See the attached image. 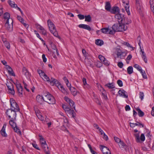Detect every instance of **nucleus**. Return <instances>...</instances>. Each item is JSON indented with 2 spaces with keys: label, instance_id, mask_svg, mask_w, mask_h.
<instances>
[{
  "label": "nucleus",
  "instance_id": "34",
  "mask_svg": "<svg viewBox=\"0 0 154 154\" xmlns=\"http://www.w3.org/2000/svg\"><path fill=\"white\" fill-rule=\"evenodd\" d=\"M128 73L129 74H132L133 72V68L131 66H129L127 69Z\"/></svg>",
  "mask_w": 154,
  "mask_h": 154
},
{
  "label": "nucleus",
  "instance_id": "56",
  "mask_svg": "<svg viewBox=\"0 0 154 154\" xmlns=\"http://www.w3.org/2000/svg\"><path fill=\"white\" fill-rule=\"evenodd\" d=\"M61 129L65 131H67V132H69V131L67 130V128L64 125H63L61 127Z\"/></svg>",
  "mask_w": 154,
  "mask_h": 154
},
{
  "label": "nucleus",
  "instance_id": "51",
  "mask_svg": "<svg viewBox=\"0 0 154 154\" xmlns=\"http://www.w3.org/2000/svg\"><path fill=\"white\" fill-rule=\"evenodd\" d=\"M98 58L101 62H103L106 59L105 57L102 55H99Z\"/></svg>",
  "mask_w": 154,
  "mask_h": 154
},
{
  "label": "nucleus",
  "instance_id": "26",
  "mask_svg": "<svg viewBox=\"0 0 154 154\" xmlns=\"http://www.w3.org/2000/svg\"><path fill=\"white\" fill-rule=\"evenodd\" d=\"M16 119H11L9 121V124L13 128L17 127L16 123L14 122Z\"/></svg>",
  "mask_w": 154,
  "mask_h": 154
},
{
  "label": "nucleus",
  "instance_id": "61",
  "mask_svg": "<svg viewBox=\"0 0 154 154\" xmlns=\"http://www.w3.org/2000/svg\"><path fill=\"white\" fill-rule=\"evenodd\" d=\"M103 64L106 66H108L109 65V63L106 59L103 62Z\"/></svg>",
  "mask_w": 154,
  "mask_h": 154
},
{
  "label": "nucleus",
  "instance_id": "40",
  "mask_svg": "<svg viewBox=\"0 0 154 154\" xmlns=\"http://www.w3.org/2000/svg\"><path fill=\"white\" fill-rule=\"evenodd\" d=\"M10 15L9 13L6 12L4 16V18L5 19H7V20L9 19H12L10 18Z\"/></svg>",
  "mask_w": 154,
  "mask_h": 154
},
{
  "label": "nucleus",
  "instance_id": "57",
  "mask_svg": "<svg viewBox=\"0 0 154 154\" xmlns=\"http://www.w3.org/2000/svg\"><path fill=\"white\" fill-rule=\"evenodd\" d=\"M132 55H131V54H129L127 57V58L126 59V62L127 63H129V61H128V60H130L131 58H132Z\"/></svg>",
  "mask_w": 154,
  "mask_h": 154
},
{
  "label": "nucleus",
  "instance_id": "21",
  "mask_svg": "<svg viewBox=\"0 0 154 154\" xmlns=\"http://www.w3.org/2000/svg\"><path fill=\"white\" fill-rule=\"evenodd\" d=\"M79 27L81 28L87 30L89 31H90L92 30L90 26L87 24H80L79 25Z\"/></svg>",
  "mask_w": 154,
  "mask_h": 154
},
{
  "label": "nucleus",
  "instance_id": "1",
  "mask_svg": "<svg viewBox=\"0 0 154 154\" xmlns=\"http://www.w3.org/2000/svg\"><path fill=\"white\" fill-rule=\"evenodd\" d=\"M112 29L109 30V34H113L116 32H123L126 31L128 29V27L125 26L121 23L114 24L112 26Z\"/></svg>",
  "mask_w": 154,
  "mask_h": 154
},
{
  "label": "nucleus",
  "instance_id": "47",
  "mask_svg": "<svg viewBox=\"0 0 154 154\" xmlns=\"http://www.w3.org/2000/svg\"><path fill=\"white\" fill-rule=\"evenodd\" d=\"M62 107L66 112L68 111V110H69L70 108V107L64 104L62 105Z\"/></svg>",
  "mask_w": 154,
  "mask_h": 154
},
{
  "label": "nucleus",
  "instance_id": "42",
  "mask_svg": "<svg viewBox=\"0 0 154 154\" xmlns=\"http://www.w3.org/2000/svg\"><path fill=\"white\" fill-rule=\"evenodd\" d=\"M51 47H52V49H53L54 50H56L57 55H59V53L58 52V49H57L56 46L54 44H53L51 45Z\"/></svg>",
  "mask_w": 154,
  "mask_h": 154
},
{
  "label": "nucleus",
  "instance_id": "16",
  "mask_svg": "<svg viewBox=\"0 0 154 154\" xmlns=\"http://www.w3.org/2000/svg\"><path fill=\"white\" fill-rule=\"evenodd\" d=\"M36 100L37 102L40 104H43L44 102L45 101L43 99V97L39 94L37 96Z\"/></svg>",
  "mask_w": 154,
  "mask_h": 154
},
{
  "label": "nucleus",
  "instance_id": "53",
  "mask_svg": "<svg viewBox=\"0 0 154 154\" xmlns=\"http://www.w3.org/2000/svg\"><path fill=\"white\" fill-rule=\"evenodd\" d=\"M114 138L115 141L118 143H119V142H121V141L120 139L116 137H114Z\"/></svg>",
  "mask_w": 154,
  "mask_h": 154
},
{
  "label": "nucleus",
  "instance_id": "39",
  "mask_svg": "<svg viewBox=\"0 0 154 154\" xmlns=\"http://www.w3.org/2000/svg\"><path fill=\"white\" fill-rule=\"evenodd\" d=\"M85 21L90 22L91 21V16L90 15H88L87 16H85Z\"/></svg>",
  "mask_w": 154,
  "mask_h": 154
},
{
  "label": "nucleus",
  "instance_id": "60",
  "mask_svg": "<svg viewBox=\"0 0 154 154\" xmlns=\"http://www.w3.org/2000/svg\"><path fill=\"white\" fill-rule=\"evenodd\" d=\"M117 65L120 68H122L123 67V64L122 62H119L118 63Z\"/></svg>",
  "mask_w": 154,
  "mask_h": 154
},
{
  "label": "nucleus",
  "instance_id": "2",
  "mask_svg": "<svg viewBox=\"0 0 154 154\" xmlns=\"http://www.w3.org/2000/svg\"><path fill=\"white\" fill-rule=\"evenodd\" d=\"M48 26L51 33L55 37H57L58 34L56 30L55 26L53 23L50 20H48L47 21Z\"/></svg>",
  "mask_w": 154,
  "mask_h": 154
},
{
  "label": "nucleus",
  "instance_id": "45",
  "mask_svg": "<svg viewBox=\"0 0 154 154\" xmlns=\"http://www.w3.org/2000/svg\"><path fill=\"white\" fill-rule=\"evenodd\" d=\"M140 72L141 74L143 77L144 79H146L147 76L146 73L144 71H143L142 69L140 71Z\"/></svg>",
  "mask_w": 154,
  "mask_h": 154
},
{
  "label": "nucleus",
  "instance_id": "28",
  "mask_svg": "<svg viewBox=\"0 0 154 154\" xmlns=\"http://www.w3.org/2000/svg\"><path fill=\"white\" fill-rule=\"evenodd\" d=\"M111 5L110 3L109 2H106L105 6V9L107 11H110L111 10Z\"/></svg>",
  "mask_w": 154,
  "mask_h": 154
},
{
  "label": "nucleus",
  "instance_id": "37",
  "mask_svg": "<svg viewBox=\"0 0 154 154\" xmlns=\"http://www.w3.org/2000/svg\"><path fill=\"white\" fill-rule=\"evenodd\" d=\"M8 71L9 74L14 76H15V73H14L13 69L11 68L8 69Z\"/></svg>",
  "mask_w": 154,
  "mask_h": 154
},
{
  "label": "nucleus",
  "instance_id": "59",
  "mask_svg": "<svg viewBox=\"0 0 154 154\" xmlns=\"http://www.w3.org/2000/svg\"><path fill=\"white\" fill-rule=\"evenodd\" d=\"M8 2L9 3V5L11 6V7H12L13 5H14V2H13L12 1H11L10 0H9L8 1Z\"/></svg>",
  "mask_w": 154,
  "mask_h": 154
},
{
  "label": "nucleus",
  "instance_id": "4",
  "mask_svg": "<svg viewBox=\"0 0 154 154\" xmlns=\"http://www.w3.org/2000/svg\"><path fill=\"white\" fill-rule=\"evenodd\" d=\"M44 96L45 97V102L49 104H53L55 103V100L54 97L49 92L45 93L44 94Z\"/></svg>",
  "mask_w": 154,
  "mask_h": 154
},
{
  "label": "nucleus",
  "instance_id": "48",
  "mask_svg": "<svg viewBox=\"0 0 154 154\" xmlns=\"http://www.w3.org/2000/svg\"><path fill=\"white\" fill-rule=\"evenodd\" d=\"M140 142L141 141L142 142L144 141L145 140V137L143 134H141L140 137Z\"/></svg>",
  "mask_w": 154,
  "mask_h": 154
},
{
  "label": "nucleus",
  "instance_id": "32",
  "mask_svg": "<svg viewBox=\"0 0 154 154\" xmlns=\"http://www.w3.org/2000/svg\"><path fill=\"white\" fill-rule=\"evenodd\" d=\"M96 44L98 45L101 46L103 44V42L102 40L97 39L96 40Z\"/></svg>",
  "mask_w": 154,
  "mask_h": 154
},
{
  "label": "nucleus",
  "instance_id": "18",
  "mask_svg": "<svg viewBox=\"0 0 154 154\" xmlns=\"http://www.w3.org/2000/svg\"><path fill=\"white\" fill-rule=\"evenodd\" d=\"M123 19L122 22L121 23L123 24L125 26H126L125 25H128L131 23V19L127 17H124Z\"/></svg>",
  "mask_w": 154,
  "mask_h": 154
},
{
  "label": "nucleus",
  "instance_id": "6",
  "mask_svg": "<svg viewBox=\"0 0 154 154\" xmlns=\"http://www.w3.org/2000/svg\"><path fill=\"white\" fill-rule=\"evenodd\" d=\"M13 20L12 19H9L7 20L5 24V26L7 29L9 31L13 30Z\"/></svg>",
  "mask_w": 154,
  "mask_h": 154
},
{
  "label": "nucleus",
  "instance_id": "64",
  "mask_svg": "<svg viewBox=\"0 0 154 154\" xmlns=\"http://www.w3.org/2000/svg\"><path fill=\"white\" fill-rule=\"evenodd\" d=\"M32 145L33 147H34V148H35L37 150H40V149L39 148V147H38V145L37 144L35 143H32Z\"/></svg>",
  "mask_w": 154,
  "mask_h": 154
},
{
  "label": "nucleus",
  "instance_id": "23",
  "mask_svg": "<svg viewBox=\"0 0 154 154\" xmlns=\"http://www.w3.org/2000/svg\"><path fill=\"white\" fill-rule=\"evenodd\" d=\"M22 73L26 77H29V73L26 68L25 67H23L22 68Z\"/></svg>",
  "mask_w": 154,
  "mask_h": 154
},
{
  "label": "nucleus",
  "instance_id": "25",
  "mask_svg": "<svg viewBox=\"0 0 154 154\" xmlns=\"http://www.w3.org/2000/svg\"><path fill=\"white\" fill-rule=\"evenodd\" d=\"M140 52H141L142 54L141 56L142 58L145 63H146L147 62V60L146 56V54L145 53L144 51L141 49H140Z\"/></svg>",
  "mask_w": 154,
  "mask_h": 154
},
{
  "label": "nucleus",
  "instance_id": "10",
  "mask_svg": "<svg viewBox=\"0 0 154 154\" xmlns=\"http://www.w3.org/2000/svg\"><path fill=\"white\" fill-rule=\"evenodd\" d=\"M64 98L65 100L69 103L70 106V108H71V107H72L75 110V106L74 105V102L73 101L66 96H65Z\"/></svg>",
  "mask_w": 154,
  "mask_h": 154
},
{
  "label": "nucleus",
  "instance_id": "29",
  "mask_svg": "<svg viewBox=\"0 0 154 154\" xmlns=\"http://www.w3.org/2000/svg\"><path fill=\"white\" fill-rule=\"evenodd\" d=\"M102 89L103 91L102 92V94L103 96V98L106 100H108V99L107 96L106 91L103 88H102Z\"/></svg>",
  "mask_w": 154,
  "mask_h": 154
},
{
  "label": "nucleus",
  "instance_id": "3",
  "mask_svg": "<svg viewBox=\"0 0 154 154\" xmlns=\"http://www.w3.org/2000/svg\"><path fill=\"white\" fill-rule=\"evenodd\" d=\"M40 143L42 148L46 154H50L49 147L47 144L46 141L42 136L39 135Z\"/></svg>",
  "mask_w": 154,
  "mask_h": 154
},
{
  "label": "nucleus",
  "instance_id": "17",
  "mask_svg": "<svg viewBox=\"0 0 154 154\" xmlns=\"http://www.w3.org/2000/svg\"><path fill=\"white\" fill-rule=\"evenodd\" d=\"M110 12L112 14H116L119 13L120 10L119 9V8L118 7L115 6L112 7Z\"/></svg>",
  "mask_w": 154,
  "mask_h": 154
},
{
  "label": "nucleus",
  "instance_id": "9",
  "mask_svg": "<svg viewBox=\"0 0 154 154\" xmlns=\"http://www.w3.org/2000/svg\"><path fill=\"white\" fill-rule=\"evenodd\" d=\"M117 50L116 54L117 57L121 59H124L126 55V53L125 52H122L121 50L119 49H118Z\"/></svg>",
  "mask_w": 154,
  "mask_h": 154
},
{
  "label": "nucleus",
  "instance_id": "49",
  "mask_svg": "<svg viewBox=\"0 0 154 154\" xmlns=\"http://www.w3.org/2000/svg\"><path fill=\"white\" fill-rule=\"evenodd\" d=\"M139 97L141 99V100H142L143 99V97H144V94L142 92H140L139 93Z\"/></svg>",
  "mask_w": 154,
  "mask_h": 154
},
{
  "label": "nucleus",
  "instance_id": "24",
  "mask_svg": "<svg viewBox=\"0 0 154 154\" xmlns=\"http://www.w3.org/2000/svg\"><path fill=\"white\" fill-rule=\"evenodd\" d=\"M69 90H70L71 93L73 96H75L76 95L77 93V91L75 88L72 87V88H70Z\"/></svg>",
  "mask_w": 154,
  "mask_h": 154
},
{
  "label": "nucleus",
  "instance_id": "15",
  "mask_svg": "<svg viewBox=\"0 0 154 154\" xmlns=\"http://www.w3.org/2000/svg\"><path fill=\"white\" fill-rule=\"evenodd\" d=\"M6 125V124H4L0 131L1 134L2 136L5 137H7L8 136L7 134L6 133L5 129Z\"/></svg>",
  "mask_w": 154,
  "mask_h": 154
},
{
  "label": "nucleus",
  "instance_id": "36",
  "mask_svg": "<svg viewBox=\"0 0 154 154\" xmlns=\"http://www.w3.org/2000/svg\"><path fill=\"white\" fill-rule=\"evenodd\" d=\"M3 42L6 48L8 49H10V46L9 43L7 41H4Z\"/></svg>",
  "mask_w": 154,
  "mask_h": 154
},
{
  "label": "nucleus",
  "instance_id": "13",
  "mask_svg": "<svg viewBox=\"0 0 154 154\" xmlns=\"http://www.w3.org/2000/svg\"><path fill=\"white\" fill-rule=\"evenodd\" d=\"M118 93L120 96L123 97L125 98L128 97V95L127 94V92L123 89H120L119 90Z\"/></svg>",
  "mask_w": 154,
  "mask_h": 154
},
{
  "label": "nucleus",
  "instance_id": "54",
  "mask_svg": "<svg viewBox=\"0 0 154 154\" xmlns=\"http://www.w3.org/2000/svg\"><path fill=\"white\" fill-rule=\"evenodd\" d=\"M117 83L120 87L123 86V83L122 81L120 80H118L117 81Z\"/></svg>",
  "mask_w": 154,
  "mask_h": 154
},
{
  "label": "nucleus",
  "instance_id": "8",
  "mask_svg": "<svg viewBox=\"0 0 154 154\" xmlns=\"http://www.w3.org/2000/svg\"><path fill=\"white\" fill-rule=\"evenodd\" d=\"M100 149L103 154H111L109 149L104 146L100 145Z\"/></svg>",
  "mask_w": 154,
  "mask_h": 154
},
{
  "label": "nucleus",
  "instance_id": "31",
  "mask_svg": "<svg viewBox=\"0 0 154 154\" xmlns=\"http://www.w3.org/2000/svg\"><path fill=\"white\" fill-rule=\"evenodd\" d=\"M134 135L135 137L136 141L137 143L140 142V139L139 134H134Z\"/></svg>",
  "mask_w": 154,
  "mask_h": 154
},
{
  "label": "nucleus",
  "instance_id": "5",
  "mask_svg": "<svg viewBox=\"0 0 154 154\" xmlns=\"http://www.w3.org/2000/svg\"><path fill=\"white\" fill-rule=\"evenodd\" d=\"M17 112L9 109L6 110V114L8 116L9 118L16 119L17 116L16 112Z\"/></svg>",
  "mask_w": 154,
  "mask_h": 154
},
{
  "label": "nucleus",
  "instance_id": "30",
  "mask_svg": "<svg viewBox=\"0 0 154 154\" xmlns=\"http://www.w3.org/2000/svg\"><path fill=\"white\" fill-rule=\"evenodd\" d=\"M110 29H109L107 28H102L101 29V30L102 33H107V32H109V30Z\"/></svg>",
  "mask_w": 154,
  "mask_h": 154
},
{
  "label": "nucleus",
  "instance_id": "27",
  "mask_svg": "<svg viewBox=\"0 0 154 154\" xmlns=\"http://www.w3.org/2000/svg\"><path fill=\"white\" fill-rule=\"evenodd\" d=\"M136 110L138 112V115L140 117H143L144 115V113L139 108H137Z\"/></svg>",
  "mask_w": 154,
  "mask_h": 154
},
{
  "label": "nucleus",
  "instance_id": "11",
  "mask_svg": "<svg viewBox=\"0 0 154 154\" xmlns=\"http://www.w3.org/2000/svg\"><path fill=\"white\" fill-rule=\"evenodd\" d=\"M7 86L9 93L12 95H14L15 92L14 89L13 84L10 83L8 85L7 84Z\"/></svg>",
  "mask_w": 154,
  "mask_h": 154
},
{
  "label": "nucleus",
  "instance_id": "7",
  "mask_svg": "<svg viewBox=\"0 0 154 154\" xmlns=\"http://www.w3.org/2000/svg\"><path fill=\"white\" fill-rule=\"evenodd\" d=\"M11 108L10 109L11 110L16 111L17 112L20 111V108L19 106L15 100L13 99L10 100Z\"/></svg>",
  "mask_w": 154,
  "mask_h": 154
},
{
  "label": "nucleus",
  "instance_id": "12",
  "mask_svg": "<svg viewBox=\"0 0 154 154\" xmlns=\"http://www.w3.org/2000/svg\"><path fill=\"white\" fill-rule=\"evenodd\" d=\"M124 17V14H120L119 13L116 14L115 16V18L118 19V22L121 23L122 22Z\"/></svg>",
  "mask_w": 154,
  "mask_h": 154
},
{
  "label": "nucleus",
  "instance_id": "14",
  "mask_svg": "<svg viewBox=\"0 0 154 154\" xmlns=\"http://www.w3.org/2000/svg\"><path fill=\"white\" fill-rule=\"evenodd\" d=\"M70 116H72V117L75 119L76 113H75L72 108H69V109L66 112Z\"/></svg>",
  "mask_w": 154,
  "mask_h": 154
},
{
  "label": "nucleus",
  "instance_id": "58",
  "mask_svg": "<svg viewBox=\"0 0 154 154\" xmlns=\"http://www.w3.org/2000/svg\"><path fill=\"white\" fill-rule=\"evenodd\" d=\"M44 77L47 82H51V79H50L49 78L46 74L44 76Z\"/></svg>",
  "mask_w": 154,
  "mask_h": 154
},
{
  "label": "nucleus",
  "instance_id": "55",
  "mask_svg": "<svg viewBox=\"0 0 154 154\" xmlns=\"http://www.w3.org/2000/svg\"><path fill=\"white\" fill-rule=\"evenodd\" d=\"M17 18L18 20L20 21L21 23H23V22H24V20L22 17L20 16H18Z\"/></svg>",
  "mask_w": 154,
  "mask_h": 154
},
{
  "label": "nucleus",
  "instance_id": "38",
  "mask_svg": "<svg viewBox=\"0 0 154 154\" xmlns=\"http://www.w3.org/2000/svg\"><path fill=\"white\" fill-rule=\"evenodd\" d=\"M106 86L109 89H113L115 88V86L112 83H109L106 84Z\"/></svg>",
  "mask_w": 154,
  "mask_h": 154
},
{
  "label": "nucleus",
  "instance_id": "33",
  "mask_svg": "<svg viewBox=\"0 0 154 154\" xmlns=\"http://www.w3.org/2000/svg\"><path fill=\"white\" fill-rule=\"evenodd\" d=\"M38 73L39 74L40 77L42 78L44 77V75L45 74V73L41 69L38 70L37 71Z\"/></svg>",
  "mask_w": 154,
  "mask_h": 154
},
{
  "label": "nucleus",
  "instance_id": "22",
  "mask_svg": "<svg viewBox=\"0 0 154 154\" xmlns=\"http://www.w3.org/2000/svg\"><path fill=\"white\" fill-rule=\"evenodd\" d=\"M123 3L125 4V8L126 11L128 15H129L130 14V12L129 11V2L128 1L126 3H125V2L123 1Z\"/></svg>",
  "mask_w": 154,
  "mask_h": 154
},
{
  "label": "nucleus",
  "instance_id": "43",
  "mask_svg": "<svg viewBox=\"0 0 154 154\" xmlns=\"http://www.w3.org/2000/svg\"><path fill=\"white\" fill-rule=\"evenodd\" d=\"M60 89L61 90L62 92L64 94H66L67 93V91L66 89L63 87V86L62 85H60Z\"/></svg>",
  "mask_w": 154,
  "mask_h": 154
},
{
  "label": "nucleus",
  "instance_id": "20",
  "mask_svg": "<svg viewBox=\"0 0 154 154\" xmlns=\"http://www.w3.org/2000/svg\"><path fill=\"white\" fill-rule=\"evenodd\" d=\"M51 83H53V85H54L56 86H57L58 88H60V86L62 85L58 81L53 78H51Z\"/></svg>",
  "mask_w": 154,
  "mask_h": 154
},
{
  "label": "nucleus",
  "instance_id": "46",
  "mask_svg": "<svg viewBox=\"0 0 154 154\" xmlns=\"http://www.w3.org/2000/svg\"><path fill=\"white\" fill-rule=\"evenodd\" d=\"M134 68H136L137 70H138V71H140V70H141L142 69V68L140 67V66L139 65H138L137 64H134Z\"/></svg>",
  "mask_w": 154,
  "mask_h": 154
},
{
  "label": "nucleus",
  "instance_id": "50",
  "mask_svg": "<svg viewBox=\"0 0 154 154\" xmlns=\"http://www.w3.org/2000/svg\"><path fill=\"white\" fill-rule=\"evenodd\" d=\"M38 118L41 120H44V117L41 114V113L39 114H37L36 115Z\"/></svg>",
  "mask_w": 154,
  "mask_h": 154
},
{
  "label": "nucleus",
  "instance_id": "35",
  "mask_svg": "<svg viewBox=\"0 0 154 154\" xmlns=\"http://www.w3.org/2000/svg\"><path fill=\"white\" fill-rule=\"evenodd\" d=\"M122 44H123L124 45L127 46V47L132 48L133 50H134L135 48L133 47L132 46H131V45L127 42H123L122 43Z\"/></svg>",
  "mask_w": 154,
  "mask_h": 154
},
{
  "label": "nucleus",
  "instance_id": "63",
  "mask_svg": "<svg viewBox=\"0 0 154 154\" xmlns=\"http://www.w3.org/2000/svg\"><path fill=\"white\" fill-rule=\"evenodd\" d=\"M135 121L136 122L138 123L137 126H139V127L143 128L144 127V125L143 124L140 122H139L137 121Z\"/></svg>",
  "mask_w": 154,
  "mask_h": 154
},
{
  "label": "nucleus",
  "instance_id": "41",
  "mask_svg": "<svg viewBox=\"0 0 154 154\" xmlns=\"http://www.w3.org/2000/svg\"><path fill=\"white\" fill-rule=\"evenodd\" d=\"M119 145L120 148H123L126 146L125 144L122 140L121 142L118 143Z\"/></svg>",
  "mask_w": 154,
  "mask_h": 154
},
{
  "label": "nucleus",
  "instance_id": "52",
  "mask_svg": "<svg viewBox=\"0 0 154 154\" xmlns=\"http://www.w3.org/2000/svg\"><path fill=\"white\" fill-rule=\"evenodd\" d=\"M137 9L138 10H140L141 9V7L140 3H136Z\"/></svg>",
  "mask_w": 154,
  "mask_h": 154
},
{
  "label": "nucleus",
  "instance_id": "44",
  "mask_svg": "<svg viewBox=\"0 0 154 154\" xmlns=\"http://www.w3.org/2000/svg\"><path fill=\"white\" fill-rule=\"evenodd\" d=\"M13 129H14V130L15 132H17L18 134H21V132L20 130L17 126L16 127H15V128H14Z\"/></svg>",
  "mask_w": 154,
  "mask_h": 154
},
{
  "label": "nucleus",
  "instance_id": "19",
  "mask_svg": "<svg viewBox=\"0 0 154 154\" xmlns=\"http://www.w3.org/2000/svg\"><path fill=\"white\" fill-rule=\"evenodd\" d=\"M17 88L19 95L20 97L22 96L23 93V88L20 84L17 85Z\"/></svg>",
  "mask_w": 154,
  "mask_h": 154
},
{
  "label": "nucleus",
  "instance_id": "62",
  "mask_svg": "<svg viewBox=\"0 0 154 154\" xmlns=\"http://www.w3.org/2000/svg\"><path fill=\"white\" fill-rule=\"evenodd\" d=\"M78 16L80 20L83 19L85 18V16L84 15L81 14H78Z\"/></svg>",
  "mask_w": 154,
  "mask_h": 154
}]
</instances>
